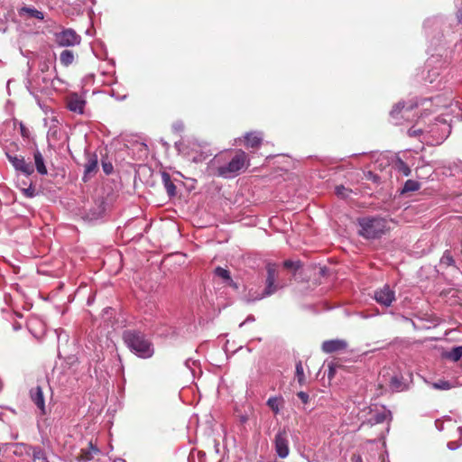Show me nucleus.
Returning <instances> with one entry per match:
<instances>
[{
    "label": "nucleus",
    "mask_w": 462,
    "mask_h": 462,
    "mask_svg": "<svg viewBox=\"0 0 462 462\" xmlns=\"http://www.w3.org/2000/svg\"><path fill=\"white\" fill-rule=\"evenodd\" d=\"M440 263L446 266H453L455 265V260L453 256L451 255L449 251H445L441 259Z\"/></svg>",
    "instance_id": "nucleus-28"
},
{
    "label": "nucleus",
    "mask_w": 462,
    "mask_h": 462,
    "mask_svg": "<svg viewBox=\"0 0 462 462\" xmlns=\"http://www.w3.org/2000/svg\"><path fill=\"white\" fill-rule=\"evenodd\" d=\"M395 169L403 174L404 176H409L411 172L410 167L406 162H404L402 159L398 158L395 162Z\"/></svg>",
    "instance_id": "nucleus-21"
},
{
    "label": "nucleus",
    "mask_w": 462,
    "mask_h": 462,
    "mask_svg": "<svg viewBox=\"0 0 462 462\" xmlns=\"http://www.w3.org/2000/svg\"><path fill=\"white\" fill-rule=\"evenodd\" d=\"M445 356L452 361H458L462 356V346L453 347Z\"/></svg>",
    "instance_id": "nucleus-22"
},
{
    "label": "nucleus",
    "mask_w": 462,
    "mask_h": 462,
    "mask_svg": "<svg viewBox=\"0 0 462 462\" xmlns=\"http://www.w3.org/2000/svg\"><path fill=\"white\" fill-rule=\"evenodd\" d=\"M122 338L125 346L137 356L150 358L153 356V345L142 331L127 329L124 331Z\"/></svg>",
    "instance_id": "nucleus-1"
},
{
    "label": "nucleus",
    "mask_w": 462,
    "mask_h": 462,
    "mask_svg": "<svg viewBox=\"0 0 462 462\" xmlns=\"http://www.w3.org/2000/svg\"><path fill=\"white\" fill-rule=\"evenodd\" d=\"M267 277L265 281V289L262 293H258L257 295H253L251 291H249L247 296V302H254L255 300H262L266 296H270L273 294L277 291V285H275V281L277 277V267L274 263H268L266 265Z\"/></svg>",
    "instance_id": "nucleus-4"
},
{
    "label": "nucleus",
    "mask_w": 462,
    "mask_h": 462,
    "mask_svg": "<svg viewBox=\"0 0 462 462\" xmlns=\"http://www.w3.org/2000/svg\"><path fill=\"white\" fill-rule=\"evenodd\" d=\"M335 373H336L335 368L333 366L329 365V370H328V377L329 379L333 378L334 375H335Z\"/></svg>",
    "instance_id": "nucleus-40"
},
{
    "label": "nucleus",
    "mask_w": 462,
    "mask_h": 462,
    "mask_svg": "<svg viewBox=\"0 0 462 462\" xmlns=\"http://www.w3.org/2000/svg\"><path fill=\"white\" fill-rule=\"evenodd\" d=\"M348 346V343L345 339H330L326 340L321 345L324 353L332 354L345 351Z\"/></svg>",
    "instance_id": "nucleus-10"
},
{
    "label": "nucleus",
    "mask_w": 462,
    "mask_h": 462,
    "mask_svg": "<svg viewBox=\"0 0 462 462\" xmlns=\"http://www.w3.org/2000/svg\"><path fill=\"white\" fill-rule=\"evenodd\" d=\"M98 448L93 445L92 442H89L88 448H82L80 450L79 455L77 457L79 462H88L94 458L95 455L99 453Z\"/></svg>",
    "instance_id": "nucleus-14"
},
{
    "label": "nucleus",
    "mask_w": 462,
    "mask_h": 462,
    "mask_svg": "<svg viewBox=\"0 0 462 462\" xmlns=\"http://www.w3.org/2000/svg\"><path fill=\"white\" fill-rule=\"evenodd\" d=\"M23 193L27 198H32V197H34V195H35V189L31 185L29 188H27V189H23Z\"/></svg>",
    "instance_id": "nucleus-35"
},
{
    "label": "nucleus",
    "mask_w": 462,
    "mask_h": 462,
    "mask_svg": "<svg viewBox=\"0 0 462 462\" xmlns=\"http://www.w3.org/2000/svg\"><path fill=\"white\" fill-rule=\"evenodd\" d=\"M297 396L300 399V401L303 402V403H308L309 400H310V397H309V394L305 392H299L297 393Z\"/></svg>",
    "instance_id": "nucleus-37"
},
{
    "label": "nucleus",
    "mask_w": 462,
    "mask_h": 462,
    "mask_svg": "<svg viewBox=\"0 0 462 462\" xmlns=\"http://www.w3.org/2000/svg\"><path fill=\"white\" fill-rule=\"evenodd\" d=\"M282 402V398L271 397L267 401V405L275 414H278L280 412V405Z\"/></svg>",
    "instance_id": "nucleus-23"
},
{
    "label": "nucleus",
    "mask_w": 462,
    "mask_h": 462,
    "mask_svg": "<svg viewBox=\"0 0 462 462\" xmlns=\"http://www.w3.org/2000/svg\"><path fill=\"white\" fill-rule=\"evenodd\" d=\"M420 188V184L413 180H408L405 181L404 186L402 189V193L417 191Z\"/></svg>",
    "instance_id": "nucleus-20"
},
{
    "label": "nucleus",
    "mask_w": 462,
    "mask_h": 462,
    "mask_svg": "<svg viewBox=\"0 0 462 462\" xmlns=\"http://www.w3.org/2000/svg\"><path fill=\"white\" fill-rule=\"evenodd\" d=\"M384 420H385V414L384 413H377L374 416V421L376 423H382V422H383Z\"/></svg>",
    "instance_id": "nucleus-39"
},
{
    "label": "nucleus",
    "mask_w": 462,
    "mask_h": 462,
    "mask_svg": "<svg viewBox=\"0 0 462 462\" xmlns=\"http://www.w3.org/2000/svg\"><path fill=\"white\" fill-rule=\"evenodd\" d=\"M21 12L22 13H26L31 17H34V18L39 19V20H43V18H44L43 13L41 12V11H38L37 9H34V8L23 7L21 9Z\"/></svg>",
    "instance_id": "nucleus-27"
},
{
    "label": "nucleus",
    "mask_w": 462,
    "mask_h": 462,
    "mask_svg": "<svg viewBox=\"0 0 462 462\" xmlns=\"http://www.w3.org/2000/svg\"><path fill=\"white\" fill-rule=\"evenodd\" d=\"M422 134V130L420 128H417L416 126H412L408 130V134L410 136H420Z\"/></svg>",
    "instance_id": "nucleus-34"
},
{
    "label": "nucleus",
    "mask_w": 462,
    "mask_h": 462,
    "mask_svg": "<svg viewBox=\"0 0 462 462\" xmlns=\"http://www.w3.org/2000/svg\"><path fill=\"white\" fill-rule=\"evenodd\" d=\"M430 104L434 106L431 112H437L440 108H447L451 106L452 98L448 95H438L430 100Z\"/></svg>",
    "instance_id": "nucleus-13"
},
{
    "label": "nucleus",
    "mask_w": 462,
    "mask_h": 462,
    "mask_svg": "<svg viewBox=\"0 0 462 462\" xmlns=\"http://www.w3.org/2000/svg\"><path fill=\"white\" fill-rule=\"evenodd\" d=\"M358 234L365 239H376L389 231L386 219L379 217H364L357 219Z\"/></svg>",
    "instance_id": "nucleus-2"
},
{
    "label": "nucleus",
    "mask_w": 462,
    "mask_h": 462,
    "mask_svg": "<svg viewBox=\"0 0 462 462\" xmlns=\"http://www.w3.org/2000/svg\"><path fill=\"white\" fill-rule=\"evenodd\" d=\"M55 42L60 47H73L79 45L81 42V36L73 29H63L60 32L54 34Z\"/></svg>",
    "instance_id": "nucleus-5"
},
{
    "label": "nucleus",
    "mask_w": 462,
    "mask_h": 462,
    "mask_svg": "<svg viewBox=\"0 0 462 462\" xmlns=\"http://www.w3.org/2000/svg\"><path fill=\"white\" fill-rule=\"evenodd\" d=\"M32 460L33 462H49L44 451L41 448H32Z\"/></svg>",
    "instance_id": "nucleus-24"
},
{
    "label": "nucleus",
    "mask_w": 462,
    "mask_h": 462,
    "mask_svg": "<svg viewBox=\"0 0 462 462\" xmlns=\"http://www.w3.org/2000/svg\"><path fill=\"white\" fill-rule=\"evenodd\" d=\"M432 387L437 390H449L452 385L449 382L445 380H439L432 383Z\"/></svg>",
    "instance_id": "nucleus-29"
},
{
    "label": "nucleus",
    "mask_w": 462,
    "mask_h": 462,
    "mask_svg": "<svg viewBox=\"0 0 462 462\" xmlns=\"http://www.w3.org/2000/svg\"><path fill=\"white\" fill-rule=\"evenodd\" d=\"M33 448L28 447L24 444H15L14 454L15 455H23L24 452L29 454V450H32Z\"/></svg>",
    "instance_id": "nucleus-31"
},
{
    "label": "nucleus",
    "mask_w": 462,
    "mask_h": 462,
    "mask_svg": "<svg viewBox=\"0 0 462 462\" xmlns=\"http://www.w3.org/2000/svg\"><path fill=\"white\" fill-rule=\"evenodd\" d=\"M378 388H379L380 390H382V389L383 388V383H379V384H378Z\"/></svg>",
    "instance_id": "nucleus-43"
},
{
    "label": "nucleus",
    "mask_w": 462,
    "mask_h": 462,
    "mask_svg": "<svg viewBox=\"0 0 462 462\" xmlns=\"http://www.w3.org/2000/svg\"><path fill=\"white\" fill-rule=\"evenodd\" d=\"M374 299L375 301L384 307H390L393 301H395V291L388 284H384L383 287L378 288L374 292Z\"/></svg>",
    "instance_id": "nucleus-7"
},
{
    "label": "nucleus",
    "mask_w": 462,
    "mask_h": 462,
    "mask_svg": "<svg viewBox=\"0 0 462 462\" xmlns=\"http://www.w3.org/2000/svg\"><path fill=\"white\" fill-rule=\"evenodd\" d=\"M30 397L37 408L41 411L42 414H45V402L42 388L39 385L32 387L30 390Z\"/></svg>",
    "instance_id": "nucleus-12"
},
{
    "label": "nucleus",
    "mask_w": 462,
    "mask_h": 462,
    "mask_svg": "<svg viewBox=\"0 0 462 462\" xmlns=\"http://www.w3.org/2000/svg\"><path fill=\"white\" fill-rule=\"evenodd\" d=\"M249 165V159L246 153L239 150L226 165L217 168V175L223 178H229L236 175L242 169Z\"/></svg>",
    "instance_id": "nucleus-3"
},
{
    "label": "nucleus",
    "mask_w": 462,
    "mask_h": 462,
    "mask_svg": "<svg viewBox=\"0 0 462 462\" xmlns=\"http://www.w3.org/2000/svg\"><path fill=\"white\" fill-rule=\"evenodd\" d=\"M215 275L221 278L225 282H231L230 272L220 266L217 267L214 271Z\"/></svg>",
    "instance_id": "nucleus-26"
},
{
    "label": "nucleus",
    "mask_w": 462,
    "mask_h": 462,
    "mask_svg": "<svg viewBox=\"0 0 462 462\" xmlns=\"http://www.w3.org/2000/svg\"><path fill=\"white\" fill-rule=\"evenodd\" d=\"M103 170L106 173V174H110L112 172V170H113V166L111 163H106V162H103Z\"/></svg>",
    "instance_id": "nucleus-38"
},
{
    "label": "nucleus",
    "mask_w": 462,
    "mask_h": 462,
    "mask_svg": "<svg viewBox=\"0 0 462 462\" xmlns=\"http://www.w3.org/2000/svg\"><path fill=\"white\" fill-rule=\"evenodd\" d=\"M283 266L287 269H298L299 268V264L297 263H294L291 260H286L284 263H283Z\"/></svg>",
    "instance_id": "nucleus-36"
},
{
    "label": "nucleus",
    "mask_w": 462,
    "mask_h": 462,
    "mask_svg": "<svg viewBox=\"0 0 462 462\" xmlns=\"http://www.w3.org/2000/svg\"><path fill=\"white\" fill-rule=\"evenodd\" d=\"M351 192V189H346L343 185H339L336 187V194L340 198H346L348 197L349 193Z\"/></svg>",
    "instance_id": "nucleus-32"
},
{
    "label": "nucleus",
    "mask_w": 462,
    "mask_h": 462,
    "mask_svg": "<svg viewBox=\"0 0 462 462\" xmlns=\"http://www.w3.org/2000/svg\"><path fill=\"white\" fill-rule=\"evenodd\" d=\"M351 459L354 462H362V457L360 455L354 454Z\"/></svg>",
    "instance_id": "nucleus-41"
},
{
    "label": "nucleus",
    "mask_w": 462,
    "mask_h": 462,
    "mask_svg": "<svg viewBox=\"0 0 462 462\" xmlns=\"http://www.w3.org/2000/svg\"><path fill=\"white\" fill-rule=\"evenodd\" d=\"M295 375L297 378L298 383L302 385L306 382L305 374H304V369L301 361H299L296 364V371Z\"/></svg>",
    "instance_id": "nucleus-25"
},
{
    "label": "nucleus",
    "mask_w": 462,
    "mask_h": 462,
    "mask_svg": "<svg viewBox=\"0 0 462 462\" xmlns=\"http://www.w3.org/2000/svg\"><path fill=\"white\" fill-rule=\"evenodd\" d=\"M414 107V105H410L406 106L403 102H399L395 104L390 112V116L393 119V124L401 125L402 119L408 120L409 114Z\"/></svg>",
    "instance_id": "nucleus-9"
},
{
    "label": "nucleus",
    "mask_w": 462,
    "mask_h": 462,
    "mask_svg": "<svg viewBox=\"0 0 462 462\" xmlns=\"http://www.w3.org/2000/svg\"><path fill=\"white\" fill-rule=\"evenodd\" d=\"M389 384L393 390L399 391L402 386V382L398 376L394 375L391 376Z\"/></svg>",
    "instance_id": "nucleus-30"
},
{
    "label": "nucleus",
    "mask_w": 462,
    "mask_h": 462,
    "mask_svg": "<svg viewBox=\"0 0 462 462\" xmlns=\"http://www.w3.org/2000/svg\"><path fill=\"white\" fill-rule=\"evenodd\" d=\"M162 180L164 184V187L167 190V193L170 197H173L176 195V186L171 181V175L167 172H162Z\"/></svg>",
    "instance_id": "nucleus-17"
},
{
    "label": "nucleus",
    "mask_w": 462,
    "mask_h": 462,
    "mask_svg": "<svg viewBox=\"0 0 462 462\" xmlns=\"http://www.w3.org/2000/svg\"><path fill=\"white\" fill-rule=\"evenodd\" d=\"M97 171V156L88 158L87 163L85 164V176L92 174V173H96Z\"/></svg>",
    "instance_id": "nucleus-19"
},
{
    "label": "nucleus",
    "mask_w": 462,
    "mask_h": 462,
    "mask_svg": "<svg viewBox=\"0 0 462 462\" xmlns=\"http://www.w3.org/2000/svg\"><path fill=\"white\" fill-rule=\"evenodd\" d=\"M35 168L39 174L46 175L48 171L44 163V159L40 151H36L33 154Z\"/></svg>",
    "instance_id": "nucleus-16"
},
{
    "label": "nucleus",
    "mask_w": 462,
    "mask_h": 462,
    "mask_svg": "<svg viewBox=\"0 0 462 462\" xmlns=\"http://www.w3.org/2000/svg\"><path fill=\"white\" fill-rule=\"evenodd\" d=\"M86 101L78 94L74 93L67 98V107L75 113L83 114Z\"/></svg>",
    "instance_id": "nucleus-11"
},
{
    "label": "nucleus",
    "mask_w": 462,
    "mask_h": 462,
    "mask_svg": "<svg viewBox=\"0 0 462 462\" xmlns=\"http://www.w3.org/2000/svg\"><path fill=\"white\" fill-rule=\"evenodd\" d=\"M74 52L70 50H64L60 54V61L64 67H69L74 62Z\"/></svg>",
    "instance_id": "nucleus-18"
},
{
    "label": "nucleus",
    "mask_w": 462,
    "mask_h": 462,
    "mask_svg": "<svg viewBox=\"0 0 462 462\" xmlns=\"http://www.w3.org/2000/svg\"><path fill=\"white\" fill-rule=\"evenodd\" d=\"M19 128L22 137L24 139H29L31 132L23 122H19Z\"/></svg>",
    "instance_id": "nucleus-33"
},
{
    "label": "nucleus",
    "mask_w": 462,
    "mask_h": 462,
    "mask_svg": "<svg viewBox=\"0 0 462 462\" xmlns=\"http://www.w3.org/2000/svg\"><path fill=\"white\" fill-rule=\"evenodd\" d=\"M263 141L262 134L256 132L247 133L245 135V145L250 148H258Z\"/></svg>",
    "instance_id": "nucleus-15"
},
{
    "label": "nucleus",
    "mask_w": 462,
    "mask_h": 462,
    "mask_svg": "<svg viewBox=\"0 0 462 462\" xmlns=\"http://www.w3.org/2000/svg\"><path fill=\"white\" fill-rule=\"evenodd\" d=\"M6 157L9 162L13 165V167L18 171L25 174L26 176H30L34 171L33 165L26 162L24 157L17 154H11L9 152H5Z\"/></svg>",
    "instance_id": "nucleus-8"
},
{
    "label": "nucleus",
    "mask_w": 462,
    "mask_h": 462,
    "mask_svg": "<svg viewBox=\"0 0 462 462\" xmlns=\"http://www.w3.org/2000/svg\"><path fill=\"white\" fill-rule=\"evenodd\" d=\"M226 283L227 285H229L230 287H233V288H235V289H237V288H238L237 284H236V283L232 279H231V282H226Z\"/></svg>",
    "instance_id": "nucleus-42"
},
{
    "label": "nucleus",
    "mask_w": 462,
    "mask_h": 462,
    "mask_svg": "<svg viewBox=\"0 0 462 462\" xmlns=\"http://www.w3.org/2000/svg\"><path fill=\"white\" fill-rule=\"evenodd\" d=\"M274 448L277 456L286 458L290 454L289 435L286 429H280L274 437Z\"/></svg>",
    "instance_id": "nucleus-6"
}]
</instances>
